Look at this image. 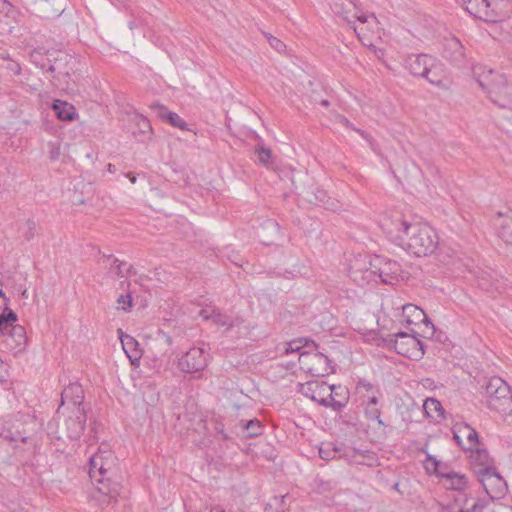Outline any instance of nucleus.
<instances>
[{"instance_id":"obj_1","label":"nucleus","mask_w":512,"mask_h":512,"mask_svg":"<svg viewBox=\"0 0 512 512\" xmlns=\"http://www.w3.org/2000/svg\"><path fill=\"white\" fill-rule=\"evenodd\" d=\"M396 244L414 256H428L437 249L439 237L430 225L413 222L404 228V235L397 234Z\"/></svg>"},{"instance_id":"obj_2","label":"nucleus","mask_w":512,"mask_h":512,"mask_svg":"<svg viewBox=\"0 0 512 512\" xmlns=\"http://www.w3.org/2000/svg\"><path fill=\"white\" fill-rule=\"evenodd\" d=\"M52 56L49 73L54 85L65 91H75L77 84L74 76L79 65L78 59L63 50H53Z\"/></svg>"},{"instance_id":"obj_3","label":"nucleus","mask_w":512,"mask_h":512,"mask_svg":"<svg viewBox=\"0 0 512 512\" xmlns=\"http://www.w3.org/2000/svg\"><path fill=\"white\" fill-rule=\"evenodd\" d=\"M418 333L411 329V332L398 331L382 338L384 346L389 350L408 359L419 361L425 354L424 343L419 339Z\"/></svg>"},{"instance_id":"obj_4","label":"nucleus","mask_w":512,"mask_h":512,"mask_svg":"<svg viewBox=\"0 0 512 512\" xmlns=\"http://www.w3.org/2000/svg\"><path fill=\"white\" fill-rule=\"evenodd\" d=\"M485 395L491 410L504 414L512 412V390L502 378H490L485 386Z\"/></svg>"},{"instance_id":"obj_5","label":"nucleus","mask_w":512,"mask_h":512,"mask_svg":"<svg viewBox=\"0 0 512 512\" xmlns=\"http://www.w3.org/2000/svg\"><path fill=\"white\" fill-rule=\"evenodd\" d=\"M334 389L335 385H328L324 381H310L306 383L305 395L323 407H330L334 411L340 412L348 403L349 397L344 393L342 399H335Z\"/></svg>"},{"instance_id":"obj_6","label":"nucleus","mask_w":512,"mask_h":512,"mask_svg":"<svg viewBox=\"0 0 512 512\" xmlns=\"http://www.w3.org/2000/svg\"><path fill=\"white\" fill-rule=\"evenodd\" d=\"M440 55L453 68L458 70L468 69L472 66V58L465 46L455 36L444 37L440 43Z\"/></svg>"},{"instance_id":"obj_7","label":"nucleus","mask_w":512,"mask_h":512,"mask_svg":"<svg viewBox=\"0 0 512 512\" xmlns=\"http://www.w3.org/2000/svg\"><path fill=\"white\" fill-rule=\"evenodd\" d=\"M87 420V412L85 408H77L72 410L71 414L66 418L64 423L65 431L62 434L54 432L53 429L57 426L55 421L48 422V435L52 439H61L66 436L70 440H78L84 432L85 424Z\"/></svg>"},{"instance_id":"obj_8","label":"nucleus","mask_w":512,"mask_h":512,"mask_svg":"<svg viewBox=\"0 0 512 512\" xmlns=\"http://www.w3.org/2000/svg\"><path fill=\"white\" fill-rule=\"evenodd\" d=\"M478 481L485 492L493 499L504 495L507 484L504 478L493 466H484L477 472Z\"/></svg>"},{"instance_id":"obj_9","label":"nucleus","mask_w":512,"mask_h":512,"mask_svg":"<svg viewBox=\"0 0 512 512\" xmlns=\"http://www.w3.org/2000/svg\"><path fill=\"white\" fill-rule=\"evenodd\" d=\"M209 364V354L201 347H192L178 360L177 367L184 373H199Z\"/></svg>"},{"instance_id":"obj_10","label":"nucleus","mask_w":512,"mask_h":512,"mask_svg":"<svg viewBox=\"0 0 512 512\" xmlns=\"http://www.w3.org/2000/svg\"><path fill=\"white\" fill-rule=\"evenodd\" d=\"M371 266L375 269L377 282L395 285L401 278L402 269L397 261L376 256L371 261Z\"/></svg>"},{"instance_id":"obj_11","label":"nucleus","mask_w":512,"mask_h":512,"mask_svg":"<svg viewBox=\"0 0 512 512\" xmlns=\"http://www.w3.org/2000/svg\"><path fill=\"white\" fill-rule=\"evenodd\" d=\"M298 360L306 365L307 371L312 375L325 376L333 372L328 356L317 350L300 352Z\"/></svg>"},{"instance_id":"obj_12","label":"nucleus","mask_w":512,"mask_h":512,"mask_svg":"<svg viewBox=\"0 0 512 512\" xmlns=\"http://www.w3.org/2000/svg\"><path fill=\"white\" fill-rule=\"evenodd\" d=\"M488 95L491 101L501 108H510L512 105V83L503 75H497L489 87Z\"/></svg>"},{"instance_id":"obj_13","label":"nucleus","mask_w":512,"mask_h":512,"mask_svg":"<svg viewBox=\"0 0 512 512\" xmlns=\"http://www.w3.org/2000/svg\"><path fill=\"white\" fill-rule=\"evenodd\" d=\"M482 21L496 23L510 17L512 11L511 0H485L483 3Z\"/></svg>"},{"instance_id":"obj_14","label":"nucleus","mask_w":512,"mask_h":512,"mask_svg":"<svg viewBox=\"0 0 512 512\" xmlns=\"http://www.w3.org/2000/svg\"><path fill=\"white\" fill-rule=\"evenodd\" d=\"M30 10L40 18H55L66 9V0H28Z\"/></svg>"},{"instance_id":"obj_15","label":"nucleus","mask_w":512,"mask_h":512,"mask_svg":"<svg viewBox=\"0 0 512 512\" xmlns=\"http://www.w3.org/2000/svg\"><path fill=\"white\" fill-rule=\"evenodd\" d=\"M108 474L109 470L104 467L103 460L101 459L98 468L97 483L99 485L97 486V490L103 496L108 497V503H111L112 500L116 501L121 495L123 486L119 482L112 480Z\"/></svg>"},{"instance_id":"obj_16","label":"nucleus","mask_w":512,"mask_h":512,"mask_svg":"<svg viewBox=\"0 0 512 512\" xmlns=\"http://www.w3.org/2000/svg\"><path fill=\"white\" fill-rule=\"evenodd\" d=\"M1 345L4 349L18 354L26 349L27 335L22 325L12 326L8 333L2 336Z\"/></svg>"},{"instance_id":"obj_17","label":"nucleus","mask_w":512,"mask_h":512,"mask_svg":"<svg viewBox=\"0 0 512 512\" xmlns=\"http://www.w3.org/2000/svg\"><path fill=\"white\" fill-rule=\"evenodd\" d=\"M292 184L295 193L299 195L303 201L309 204H325L329 199L327 192L315 184H310L308 186H299L296 184L294 179H292Z\"/></svg>"},{"instance_id":"obj_18","label":"nucleus","mask_w":512,"mask_h":512,"mask_svg":"<svg viewBox=\"0 0 512 512\" xmlns=\"http://www.w3.org/2000/svg\"><path fill=\"white\" fill-rule=\"evenodd\" d=\"M411 224L399 212H395L391 216H385L381 221L383 231L395 243L397 234L404 235V228L411 226Z\"/></svg>"},{"instance_id":"obj_19","label":"nucleus","mask_w":512,"mask_h":512,"mask_svg":"<svg viewBox=\"0 0 512 512\" xmlns=\"http://www.w3.org/2000/svg\"><path fill=\"white\" fill-rule=\"evenodd\" d=\"M356 454H360L363 456H368L371 454L370 451L365 450H357V449H350L349 451H345L342 453L341 447L337 446L335 443L329 442L326 444H323L319 448V456L323 460H331L335 458H344L346 460L350 459L351 457H354Z\"/></svg>"},{"instance_id":"obj_20","label":"nucleus","mask_w":512,"mask_h":512,"mask_svg":"<svg viewBox=\"0 0 512 512\" xmlns=\"http://www.w3.org/2000/svg\"><path fill=\"white\" fill-rule=\"evenodd\" d=\"M433 65V57L427 54H411L405 59V68L415 77H422Z\"/></svg>"},{"instance_id":"obj_21","label":"nucleus","mask_w":512,"mask_h":512,"mask_svg":"<svg viewBox=\"0 0 512 512\" xmlns=\"http://www.w3.org/2000/svg\"><path fill=\"white\" fill-rule=\"evenodd\" d=\"M118 334L123 350L131 365L138 367L143 354L140 344L133 336L124 333L121 329L118 330Z\"/></svg>"},{"instance_id":"obj_22","label":"nucleus","mask_w":512,"mask_h":512,"mask_svg":"<svg viewBox=\"0 0 512 512\" xmlns=\"http://www.w3.org/2000/svg\"><path fill=\"white\" fill-rule=\"evenodd\" d=\"M65 402H68L73 406L72 410H76L77 408H85L84 390L79 383H70L63 389L61 393V404L57 409V413H59L60 408L65 404Z\"/></svg>"},{"instance_id":"obj_23","label":"nucleus","mask_w":512,"mask_h":512,"mask_svg":"<svg viewBox=\"0 0 512 512\" xmlns=\"http://www.w3.org/2000/svg\"><path fill=\"white\" fill-rule=\"evenodd\" d=\"M150 108L156 112L157 117L162 121L181 130H188V124L177 113L170 111L166 106L153 103L150 105Z\"/></svg>"},{"instance_id":"obj_24","label":"nucleus","mask_w":512,"mask_h":512,"mask_svg":"<svg viewBox=\"0 0 512 512\" xmlns=\"http://www.w3.org/2000/svg\"><path fill=\"white\" fill-rule=\"evenodd\" d=\"M441 480L444 481L443 485L447 490L458 492H464L469 485L466 475L456 471H443Z\"/></svg>"},{"instance_id":"obj_25","label":"nucleus","mask_w":512,"mask_h":512,"mask_svg":"<svg viewBox=\"0 0 512 512\" xmlns=\"http://www.w3.org/2000/svg\"><path fill=\"white\" fill-rule=\"evenodd\" d=\"M54 49H45L44 47H37L30 52V59L41 70L49 73V65L52 61V51Z\"/></svg>"},{"instance_id":"obj_26","label":"nucleus","mask_w":512,"mask_h":512,"mask_svg":"<svg viewBox=\"0 0 512 512\" xmlns=\"http://www.w3.org/2000/svg\"><path fill=\"white\" fill-rule=\"evenodd\" d=\"M52 110L61 121H72L76 118V109L72 104L59 99L54 100Z\"/></svg>"},{"instance_id":"obj_27","label":"nucleus","mask_w":512,"mask_h":512,"mask_svg":"<svg viewBox=\"0 0 512 512\" xmlns=\"http://www.w3.org/2000/svg\"><path fill=\"white\" fill-rule=\"evenodd\" d=\"M351 279L356 282L360 286H364L371 282H377L375 269L372 268L371 262L369 263V267L365 269H351L350 271Z\"/></svg>"},{"instance_id":"obj_28","label":"nucleus","mask_w":512,"mask_h":512,"mask_svg":"<svg viewBox=\"0 0 512 512\" xmlns=\"http://www.w3.org/2000/svg\"><path fill=\"white\" fill-rule=\"evenodd\" d=\"M427 70L428 71L424 74L423 78L438 87L445 86V75L443 73L442 65L438 63L435 58H433V65L431 67L428 66Z\"/></svg>"},{"instance_id":"obj_29","label":"nucleus","mask_w":512,"mask_h":512,"mask_svg":"<svg viewBox=\"0 0 512 512\" xmlns=\"http://www.w3.org/2000/svg\"><path fill=\"white\" fill-rule=\"evenodd\" d=\"M410 313H416V320L423 322L426 326L430 325L432 330L435 331V326L422 309L413 304H406L403 306V316L406 318V322L408 324H413L415 321L410 319ZM433 333L434 332H432V334Z\"/></svg>"},{"instance_id":"obj_30","label":"nucleus","mask_w":512,"mask_h":512,"mask_svg":"<svg viewBox=\"0 0 512 512\" xmlns=\"http://www.w3.org/2000/svg\"><path fill=\"white\" fill-rule=\"evenodd\" d=\"M244 438H256L263 434L264 426L257 418L250 419L246 422L241 421L239 424Z\"/></svg>"},{"instance_id":"obj_31","label":"nucleus","mask_w":512,"mask_h":512,"mask_svg":"<svg viewBox=\"0 0 512 512\" xmlns=\"http://www.w3.org/2000/svg\"><path fill=\"white\" fill-rule=\"evenodd\" d=\"M17 321V314L11 308L4 307L3 312L0 313V336L8 333L12 326H16Z\"/></svg>"},{"instance_id":"obj_32","label":"nucleus","mask_w":512,"mask_h":512,"mask_svg":"<svg viewBox=\"0 0 512 512\" xmlns=\"http://www.w3.org/2000/svg\"><path fill=\"white\" fill-rule=\"evenodd\" d=\"M487 276L489 278H491V282L488 283V279L485 276H483L479 282V286L482 289H485L491 293H493V292L501 293L502 291H504L506 289V286H507L506 279H504L502 276L499 278L498 277L493 278L490 274H487Z\"/></svg>"},{"instance_id":"obj_33","label":"nucleus","mask_w":512,"mask_h":512,"mask_svg":"<svg viewBox=\"0 0 512 512\" xmlns=\"http://www.w3.org/2000/svg\"><path fill=\"white\" fill-rule=\"evenodd\" d=\"M457 4L461 5L466 12L471 16L482 20L483 17V3L485 0H455Z\"/></svg>"},{"instance_id":"obj_34","label":"nucleus","mask_w":512,"mask_h":512,"mask_svg":"<svg viewBox=\"0 0 512 512\" xmlns=\"http://www.w3.org/2000/svg\"><path fill=\"white\" fill-rule=\"evenodd\" d=\"M458 432L466 434L467 441L470 443V446L463 447L464 451H473V448L480 444V437L478 432L469 424L465 423L464 425L460 426L458 428Z\"/></svg>"},{"instance_id":"obj_35","label":"nucleus","mask_w":512,"mask_h":512,"mask_svg":"<svg viewBox=\"0 0 512 512\" xmlns=\"http://www.w3.org/2000/svg\"><path fill=\"white\" fill-rule=\"evenodd\" d=\"M423 409L427 417H433L432 413L435 412L439 417L445 418V410L441 402L435 398H428L424 402Z\"/></svg>"},{"instance_id":"obj_36","label":"nucleus","mask_w":512,"mask_h":512,"mask_svg":"<svg viewBox=\"0 0 512 512\" xmlns=\"http://www.w3.org/2000/svg\"><path fill=\"white\" fill-rule=\"evenodd\" d=\"M211 321L218 326L226 327V331L233 328L234 323L230 316L221 313L218 309L212 308Z\"/></svg>"},{"instance_id":"obj_37","label":"nucleus","mask_w":512,"mask_h":512,"mask_svg":"<svg viewBox=\"0 0 512 512\" xmlns=\"http://www.w3.org/2000/svg\"><path fill=\"white\" fill-rule=\"evenodd\" d=\"M441 462L442 461L438 460L435 456L427 454L424 461V467L427 474L436 475L438 478L441 479V473H443V471L439 469V466H441Z\"/></svg>"},{"instance_id":"obj_38","label":"nucleus","mask_w":512,"mask_h":512,"mask_svg":"<svg viewBox=\"0 0 512 512\" xmlns=\"http://www.w3.org/2000/svg\"><path fill=\"white\" fill-rule=\"evenodd\" d=\"M286 496H274L264 507V512H284Z\"/></svg>"},{"instance_id":"obj_39","label":"nucleus","mask_w":512,"mask_h":512,"mask_svg":"<svg viewBox=\"0 0 512 512\" xmlns=\"http://www.w3.org/2000/svg\"><path fill=\"white\" fill-rule=\"evenodd\" d=\"M508 220L499 228V236L506 243L512 245V211H510Z\"/></svg>"},{"instance_id":"obj_40","label":"nucleus","mask_w":512,"mask_h":512,"mask_svg":"<svg viewBox=\"0 0 512 512\" xmlns=\"http://www.w3.org/2000/svg\"><path fill=\"white\" fill-rule=\"evenodd\" d=\"M255 154L258 156V160L261 164L268 166L272 163V151L264 144H258L255 147Z\"/></svg>"},{"instance_id":"obj_41","label":"nucleus","mask_w":512,"mask_h":512,"mask_svg":"<svg viewBox=\"0 0 512 512\" xmlns=\"http://www.w3.org/2000/svg\"><path fill=\"white\" fill-rule=\"evenodd\" d=\"M364 414L366 419L376 421L379 426L384 428L387 426L381 419V409L377 406H365Z\"/></svg>"},{"instance_id":"obj_42","label":"nucleus","mask_w":512,"mask_h":512,"mask_svg":"<svg viewBox=\"0 0 512 512\" xmlns=\"http://www.w3.org/2000/svg\"><path fill=\"white\" fill-rule=\"evenodd\" d=\"M0 436L3 439L8 440V441H18V440H20L23 443H26L28 441V437L22 436L19 431L13 432L9 428H2V430L0 432Z\"/></svg>"},{"instance_id":"obj_43","label":"nucleus","mask_w":512,"mask_h":512,"mask_svg":"<svg viewBox=\"0 0 512 512\" xmlns=\"http://www.w3.org/2000/svg\"><path fill=\"white\" fill-rule=\"evenodd\" d=\"M333 12L336 15H339L342 17L344 21H346L347 25L352 28L355 32H357V28L355 26V21L351 18L349 15V12L345 11L342 6L335 4L333 8Z\"/></svg>"},{"instance_id":"obj_44","label":"nucleus","mask_w":512,"mask_h":512,"mask_svg":"<svg viewBox=\"0 0 512 512\" xmlns=\"http://www.w3.org/2000/svg\"><path fill=\"white\" fill-rule=\"evenodd\" d=\"M315 487L318 493L324 494L332 491L336 487V483L331 480L316 479Z\"/></svg>"},{"instance_id":"obj_45","label":"nucleus","mask_w":512,"mask_h":512,"mask_svg":"<svg viewBox=\"0 0 512 512\" xmlns=\"http://www.w3.org/2000/svg\"><path fill=\"white\" fill-rule=\"evenodd\" d=\"M117 304L119 305L117 309L128 311L133 306V298L131 293L128 292L126 294H121L117 298Z\"/></svg>"},{"instance_id":"obj_46","label":"nucleus","mask_w":512,"mask_h":512,"mask_svg":"<svg viewBox=\"0 0 512 512\" xmlns=\"http://www.w3.org/2000/svg\"><path fill=\"white\" fill-rule=\"evenodd\" d=\"M99 462H101V457L97 455L92 456L89 460V476L95 482L98 479Z\"/></svg>"},{"instance_id":"obj_47","label":"nucleus","mask_w":512,"mask_h":512,"mask_svg":"<svg viewBox=\"0 0 512 512\" xmlns=\"http://www.w3.org/2000/svg\"><path fill=\"white\" fill-rule=\"evenodd\" d=\"M126 265V262L120 261L118 258H113L110 270L114 271L118 277H124V267H126Z\"/></svg>"},{"instance_id":"obj_48","label":"nucleus","mask_w":512,"mask_h":512,"mask_svg":"<svg viewBox=\"0 0 512 512\" xmlns=\"http://www.w3.org/2000/svg\"><path fill=\"white\" fill-rule=\"evenodd\" d=\"M356 388L357 389H360V388H363L365 389V391L367 392V394H372L373 392H375V389H380L379 386H376L374 384H372L370 381H368L367 379L365 378H360L358 381H357V384H356Z\"/></svg>"},{"instance_id":"obj_49","label":"nucleus","mask_w":512,"mask_h":512,"mask_svg":"<svg viewBox=\"0 0 512 512\" xmlns=\"http://www.w3.org/2000/svg\"><path fill=\"white\" fill-rule=\"evenodd\" d=\"M265 36L267 37V40L273 49H275L278 52H282L285 50L286 45L280 39L272 36L271 34L268 35L265 33Z\"/></svg>"},{"instance_id":"obj_50","label":"nucleus","mask_w":512,"mask_h":512,"mask_svg":"<svg viewBox=\"0 0 512 512\" xmlns=\"http://www.w3.org/2000/svg\"><path fill=\"white\" fill-rule=\"evenodd\" d=\"M382 396L381 389H375L371 395L366 394L364 397L367 398L365 406H377L379 404V398Z\"/></svg>"},{"instance_id":"obj_51","label":"nucleus","mask_w":512,"mask_h":512,"mask_svg":"<svg viewBox=\"0 0 512 512\" xmlns=\"http://www.w3.org/2000/svg\"><path fill=\"white\" fill-rule=\"evenodd\" d=\"M8 71H10L13 75L21 74V64L16 59H8V62L4 66Z\"/></svg>"},{"instance_id":"obj_52","label":"nucleus","mask_w":512,"mask_h":512,"mask_svg":"<svg viewBox=\"0 0 512 512\" xmlns=\"http://www.w3.org/2000/svg\"><path fill=\"white\" fill-rule=\"evenodd\" d=\"M216 437L222 441H231L232 437L225 432L224 424L222 422H216L215 424Z\"/></svg>"},{"instance_id":"obj_53","label":"nucleus","mask_w":512,"mask_h":512,"mask_svg":"<svg viewBox=\"0 0 512 512\" xmlns=\"http://www.w3.org/2000/svg\"><path fill=\"white\" fill-rule=\"evenodd\" d=\"M26 226H27V231L24 234V238L27 241H30L35 236L36 223L33 220L28 219L26 221Z\"/></svg>"},{"instance_id":"obj_54","label":"nucleus","mask_w":512,"mask_h":512,"mask_svg":"<svg viewBox=\"0 0 512 512\" xmlns=\"http://www.w3.org/2000/svg\"><path fill=\"white\" fill-rule=\"evenodd\" d=\"M473 453V456L476 460L480 461L481 463H484L488 460L489 453L484 448H476L475 450L471 451Z\"/></svg>"},{"instance_id":"obj_55","label":"nucleus","mask_w":512,"mask_h":512,"mask_svg":"<svg viewBox=\"0 0 512 512\" xmlns=\"http://www.w3.org/2000/svg\"><path fill=\"white\" fill-rule=\"evenodd\" d=\"M298 344H299L298 339L297 340H292L291 342L287 343V347L285 348L284 354H290V353H293V352H300L301 346L298 345Z\"/></svg>"},{"instance_id":"obj_56","label":"nucleus","mask_w":512,"mask_h":512,"mask_svg":"<svg viewBox=\"0 0 512 512\" xmlns=\"http://www.w3.org/2000/svg\"><path fill=\"white\" fill-rule=\"evenodd\" d=\"M299 341V344L302 343L301 346V349L302 348H312L313 350H317L318 348V344L315 343V341H313L312 339H308V338H300L298 339Z\"/></svg>"},{"instance_id":"obj_57","label":"nucleus","mask_w":512,"mask_h":512,"mask_svg":"<svg viewBox=\"0 0 512 512\" xmlns=\"http://www.w3.org/2000/svg\"><path fill=\"white\" fill-rule=\"evenodd\" d=\"M353 130L359 133V135H361L366 141H368L370 146L374 149V139L369 133L357 127H354Z\"/></svg>"},{"instance_id":"obj_58","label":"nucleus","mask_w":512,"mask_h":512,"mask_svg":"<svg viewBox=\"0 0 512 512\" xmlns=\"http://www.w3.org/2000/svg\"><path fill=\"white\" fill-rule=\"evenodd\" d=\"M344 393L348 397V391H347L346 388H343L340 385L339 386H335V389H334V397H335V399H342V395H344Z\"/></svg>"},{"instance_id":"obj_59","label":"nucleus","mask_w":512,"mask_h":512,"mask_svg":"<svg viewBox=\"0 0 512 512\" xmlns=\"http://www.w3.org/2000/svg\"><path fill=\"white\" fill-rule=\"evenodd\" d=\"M199 316L203 318V320H210L212 316V309H201L199 312Z\"/></svg>"},{"instance_id":"obj_60","label":"nucleus","mask_w":512,"mask_h":512,"mask_svg":"<svg viewBox=\"0 0 512 512\" xmlns=\"http://www.w3.org/2000/svg\"><path fill=\"white\" fill-rule=\"evenodd\" d=\"M60 156V147L59 146H53L50 151V159L51 160H57Z\"/></svg>"},{"instance_id":"obj_61","label":"nucleus","mask_w":512,"mask_h":512,"mask_svg":"<svg viewBox=\"0 0 512 512\" xmlns=\"http://www.w3.org/2000/svg\"><path fill=\"white\" fill-rule=\"evenodd\" d=\"M139 125L141 126L142 132H144L145 129H151L150 121L146 117H141Z\"/></svg>"},{"instance_id":"obj_62","label":"nucleus","mask_w":512,"mask_h":512,"mask_svg":"<svg viewBox=\"0 0 512 512\" xmlns=\"http://www.w3.org/2000/svg\"><path fill=\"white\" fill-rule=\"evenodd\" d=\"M469 509L471 512H481L484 509V504H482L480 501H477Z\"/></svg>"},{"instance_id":"obj_63","label":"nucleus","mask_w":512,"mask_h":512,"mask_svg":"<svg viewBox=\"0 0 512 512\" xmlns=\"http://www.w3.org/2000/svg\"><path fill=\"white\" fill-rule=\"evenodd\" d=\"M351 18L355 21V19L361 23H366L368 21V16L364 15V14H361V15H357V14H353L351 16Z\"/></svg>"},{"instance_id":"obj_64","label":"nucleus","mask_w":512,"mask_h":512,"mask_svg":"<svg viewBox=\"0 0 512 512\" xmlns=\"http://www.w3.org/2000/svg\"><path fill=\"white\" fill-rule=\"evenodd\" d=\"M439 512H454L451 505H440Z\"/></svg>"}]
</instances>
